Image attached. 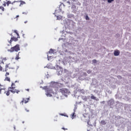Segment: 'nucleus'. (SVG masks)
Here are the masks:
<instances>
[{
	"mask_svg": "<svg viewBox=\"0 0 131 131\" xmlns=\"http://www.w3.org/2000/svg\"><path fill=\"white\" fill-rule=\"evenodd\" d=\"M3 6H4V7H6V4H3Z\"/></svg>",
	"mask_w": 131,
	"mask_h": 131,
	"instance_id": "e433bc0d",
	"label": "nucleus"
},
{
	"mask_svg": "<svg viewBox=\"0 0 131 131\" xmlns=\"http://www.w3.org/2000/svg\"><path fill=\"white\" fill-rule=\"evenodd\" d=\"M88 124H89V122H88Z\"/></svg>",
	"mask_w": 131,
	"mask_h": 131,
	"instance_id": "37998d69",
	"label": "nucleus"
},
{
	"mask_svg": "<svg viewBox=\"0 0 131 131\" xmlns=\"http://www.w3.org/2000/svg\"><path fill=\"white\" fill-rule=\"evenodd\" d=\"M59 92L62 94V95H64L66 97H67V95H69L70 94V91H69V90L65 88H62L59 90Z\"/></svg>",
	"mask_w": 131,
	"mask_h": 131,
	"instance_id": "20e7f679",
	"label": "nucleus"
},
{
	"mask_svg": "<svg viewBox=\"0 0 131 131\" xmlns=\"http://www.w3.org/2000/svg\"><path fill=\"white\" fill-rule=\"evenodd\" d=\"M11 4H12V2L10 1H8L7 3H6V4L8 6H9V5H11Z\"/></svg>",
	"mask_w": 131,
	"mask_h": 131,
	"instance_id": "a211bd4d",
	"label": "nucleus"
},
{
	"mask_svg": "<svg viewBox=\"0 0 131 131\" xmlns=\"http://www.w3.org/2000/svg\"><path fill=\"white\" fill-rule=\"evenodd\" d=\"M0 94H6V89L2 88V85H0Z\"/></svg>",
	"mask_w": 131,
	"mask_h": 131,
	"instance_id": "6e6552de",
	"label": "nucleus"
},
{
	"mask_svg": "<svg viewBox=\"0 0 131 131\" xmlns=\"http://www.w3.org/2000/svg\"><path fill=\"white\" fill-rule=\"evenodd\" d=\"M0 71H3V67L0 66Z\"/></svg>",
	"mask_w": 131,
	"mask_h": 131,
	"instance_id": "c756f323",
	"label": "nucleus"
},
{
	"mask_svg": "<svg viewBox=\"0 0 131 131\" xmlns=\"http://www.w3.org/2000/svg\"><path fill=\"white\" fill-rule=\"evenodd\" d=\"M0 9L1 10H2V11H3L4 12V11H5V8H4V7L3 6H1L0 7Z\"/></svg>",
	"mask_w": 131,
	"mask_h": 131,
	"instance_id": "b1692460",
	"label": "nucleus"
},
{
	"mask_svg": "<svg viewBox=\"0 0 131 131\" xmlns=\"http://www.w3.org/2000/svg\"><path fill=\"white\" fill-rule=\"evenodd\" d=\"M29 100H30L29 98H23V99L20 102V104H21V105H23V104H26V103H28Z\"/></svg>",
	"mask_w": 131,
	"mask_h": 131,
	"instance_id": "423d86ee",
	"label": "nucleus"
},
{
	"mask_svg": "<svg viewBox=\"0 0 131 131\" xmlns=\"http://www.w3.org/2000/svg\"><path fill=\"white\" fill-rule=\"evenodd\" d=\"M49 54H52V53H54V50L53 49H51L50 50V51H49Z\"/></svg>",
	"mask_w": 131,
	"mask_h": 131,
	"instance_id": "aec40b11",
	"label": "nucleus"
},
{
	"mask_svg": "<svg viewBox=\"0 0 131 131\" xmlns=\"http://www.w3.org/2000/svg\"><path fill=\"white\" fill-rule=\"evenodd\" d=\"M92 62H93V63H94V64H96V63H97V60H96V59H93V60H92Z\"/></svg>",
	"mask_w": 131,
	"mask_h": 131,
	"instance_id": "393cba45",
	"label": "nucleus"
},
{
	"mask_svg": "<svg viewBox=\"0 0 131 131\" xmlns=\"http://www.w3.org/2000/svg\"><path fill=\"white\" fill-rule=\"evenodd\" d=\"M15 18H19V15H16Z\"/></svg>",
	"mask_w": 131,
	"mask_h": 131,
	"instance_id": "c9c22d12",
	"label": "nucleus"
},
{
	"mask_svg": "<svg viewBox=\"0 0 131 131\" xmlns=\"http://www.w3.org/2000/svg\"><path fill=\"white\" fill-rule=\"evenodd\" d=\"M26 91H27L28 92H29V89H27Z\"/></svg>",
	"mask_w": 131,
	"mask_h": 131,
	"instance_id": "4c0bfd02",
	"label": "nucleus"
},
{
	"mask_svg": "<svg viewBox=\"0 0 131 131\" xmlns=\"http://www.w3.org/2000/svg\"><path fill=\"white\" fill-rule=\"evenodd\" d=\"M46 95L47 97H52V94H51V90L47 89Z\"/></svg>",
	"mask_w": 131,
	"mask_h": 131,
	"instance_id": "1a4fd4ad",
	"label": "nucleus"
},
{
	"mask_svg": "<svg viewBox=\"0 0 131 131\" xmlns=\"http://www.w3.org/2000/svg\"><path fill=\"white\" fill-rule=\"evenodd\" d=\"M20 54V52H18V54H17V55L15 57V60H19V59H20V57H19V54Z\"/></svg>",
	"mask_w": 131,
	"mask_h": 131,
	"instance_id": "dca6fc26",
	"label": "nucleus"
},
{
	"mask_svg": "<svg viewBox=\"0 0 131 131\" xmlns=\"http://www.w3.org/2000/svg\"><path fill=\"white\" fill-rule=\"evenodd\" d=\"M56 17L57 20H61V19H62V16H57Z\"/></svg>",
	"mask_w": 131,
	"mask_h": 131,
	"instance_id": "6ab92c4d",
	"label": "nucleus"
},
{
	"mask_svg": "<svg viewBox=\"0 0 131 131\" xmlns=\"http://www.w3.org/2000/svg\"><path fill=\"white\" fill-rule=\"evenodd\" d=\"M62 8H65V5L64 4H61L58 8V12L62 11Z\"/></svg>",
	"mask_w": 131,
	"mask_h": 131,
	"instance_id": "9d476101",
	"label": "nucleus"
},
{
	"mask_svg": "<svg viewBox=\"0 0 131 131\" xmlns=\"http://www.w3.org/2000/svg\"><path fill=\"white\" fill-rule=\"evenodd\" d=\"M10 63L6 65L5 71H6V73L5 74V77H8V75H10V73H9V72H8V69H12V68L11 67V66H10Z\"/></svg>",
	"mask_w": 131,
	"mask_h": 131,
	"instance_id": "39448f33",
	"label": "nucleus"
},
{
	"mask_svg": "<svg viewBox=\"0 0 131 131\" xmlns=\"http://www.w3.org/2000/svg\"><path fill=\"white\" fill-rule=\"evenodd\" d=\"M101 104H105V101H101V102H100Z\"/></svg>",
	"mask_w": 131,
	"mask_h": 131,
	"instance_id": "473e14b6",
	"label": "nucleus"
},
{
	"mask_svg": "<svg viewBox=\"0 0 131 131\" xmlns=\"http://www.w3.org/2000/svg\"><path fill=\"white\" fill-rule=\"evenodd\" d=\"M4 61H7V58L5 57L4 58H3V57L0 58V63L2 64V63L3 64H4Z\"/></svg>",
	"mask_w": 131,
	"mask_h": 131,
	"instance_id": "9b49d317",
	"label": "nucleus"
},
{
	"mask_svg": "<svg viewBox=\"0 0 131 131\" xmlns=\"http://www.w3.org/2000/svg\"><path fill=\"white\" fill-rule=\"evenodd\" d=\"M61 129H63V130H67V129H68L65 128H64V127L61 128Z\"/></svg>",
	"mask_w": 131,
	"mask_h": 131,
	"instance_id": "7c9ffc66",
	"label": "nucleus"
},
{
	"mask_svg": "<svg viewBox=\"0 0 131 131\" xmlns=\"http://www.w3.org/2000/svg\"><path fill=\"white\" fill-rule=\"evenodd\" d=\"M119 54H120V52H119V50H116L114 51V56H119Z\"/></svg>",
	"mask_w": 131,
	"mask_h": 131,
	"instance_id": "f8f14e48",
	"label": "nucleus"
},
{
	"mask_svg": "<svg viewBox=\"0 0 131 131\" xmlns=\"http://www.w3.org/2000/svg\"><path fill=\"white\" fill-rule=\"evenodd\" d=\"M5 80L7 81H9L10 82V81H11V79L9 77H6Z\"/></svg>",
	"mask_w": 131,
	"mask_h": 131,
	"instance_id": "2eb2a0df",
	"label": "nucleus"
},
{
	"mask_svg": "<svg viewBox=\"0 0 131 131\" xmlns=\"http://www.w3.org/2000/svg\"><path fill=\"white\" fill-rule=\"evenodd\" d=\"M20 50V45H16L13 47H11L10 49L8 50V52L10 53H13V52H18Z\"/></svg>",
	"mask_w": 131,
	"mask_h": 131,
	"instance_id": "7ed1b4c3",
	"label": "nucleus"
},
{
	"mask_svg": "<svg viewBox=\"0 0 131 131\" xmlns=\"http://www.w3.org/2000/svg\"><path fill=\"white\" fill-rule=\"evenodd\" d=\"M57 67H59L60 68V67H59V66H57Z\"/></svg>",
	"mask_w": 131,
	"mask_h": 131,
	"instance_id": "79ce46f5",
	"label": "nucleus"
},
{
	"mask_svg": "<svg viewBox=\"0 0 131 131\" xmlns=\"http://www.w3.org/2000/svg\"><path fill=\"white\" fill-rule=\"evenodd\" d=\"M83 100L86 101V100H88V98H86V96H84V97L83 98Z\"/></svg>",
	"mask_w": 131,
	"mask_h": 131,
	"instance_id": "c85d7f7f",
	"label": "nucleus"
},
{
	"mask_svg": "<svg viewBox=\"0 0 131 131\" xmlns=\"http://www.w3.org/2000/svg\"><path fill=\"white\" fill-rule=\"evenodd\" d=\"M58 13V10L55 11V14H57Z\"/></svg>",
	"mask_w": 131,
	"mask_h": 131,
	"instance_id": "f704fd0d",
	"label": "nucleus"
},
{
	"mask_svg": "<svg viewBox=\"0 0 131 131\" xmlns=\"http://www.w3.org/2000/svg\"><path fill=\"white\" fill-rule=\"evenodd\" d=\"M91 99H92V100H96V97L94 96V95H92L91 97Z\"/></svg>",
	"mask_w": 131,
	"mask_h": 131,
	"instance_id": "412c9836",
	"label": "nucleus"
},
{
	"mask_svg": "<svg viewBox=\"0 0 131 131\" xmlns=\"http://www.w3.org/2000/svg\"><path fill=\"white\" fill-rule=\"evenodd\" d=\"M19 7H21V6H23V5H25V4H26V3L23 1H19Z\"/></svg>",
	"mask_w": 131,
	"mask_h": 131,
	"instance_id": "ddd939ff",
	"label": "nucleus"
},
{
	"mask_svg": "<svg viewBox=\"0 0 131 131\" xmlns=\"http://www.w3.org/2000/svg\"><path fill=\"white\" fill-rule=\"evenodd\" d=\"M28 13V12H23V14H25V15H27Z\"/></svg>",
	"mask_w": 131,
	"mask_h": 131,
	"instance_id": "2f4dec72",
	"label": "nucleus"
},
{
	"mask_svg": "<svg viewBox=\"0 0 131 131\" xmlns=\"http://www.w3.org/2000/svg\"><path fill=\"white\" fill-rule=\"evenodd\" d=\"M108 104H110V106H111L112 105H114V101L112 100H111L108 101Z\"/></svg>",
	"mask_w": 131,
	"mask_h": 131,
	"instance_id": "4468645a",
	"label": "nucleus"
},
{
	"mask_svg": "<svg viewBox=\"0 0 131 131\" xmlns=\"http://www.w3.org/2000/svg\"><path fill=\"white\" fill-rule=\"evenodd\" d=\"M25 110L27 112H29V110H27V108H25Z\"/></svg>",
	"mask_w": 131,
	"mask_h": 131,
	"instance_id": "72a5a7b5",
	"label": "nucleus"
},
{
	"mask_svg": "<svg viewBox=\"0 0 131 131\" xmlns=\"http://www.w3.org/2000/svg\"><path fill=\"white\" fill-rule=\"evenodd\" d=\"M61 115H62V116H64V115L63 114H61Z\"/></svg>",
	"mask_w": 131,
	"mask_h": 131,
	"instance_id": "58836bf2",
	"label": "nucleus"
},
{
	"mask_svg": "<svg viewBox=\"0 0 131 131\" xmlns=\"http://www.w3.org/2000/svg\"><path fill=\"white\" fill-rule=\"evenodd\" d=\"M19 38V37H15L14 36H13L11 38V39L8 41L10 45L11 46V45H12V41H13V40H14V41H18V38Z\"/></svg>",
	"mask_w": 131,
	"mask_h": 131,
	"instance_id": "0eeeda50",
	"label": "nucleus"
},
{
	"mask_svg": "<svg viewBox=\"0 0 131 131\" xmlns=\"http://www.w3.org/2000/svg\"><path fill=\"white\" fill-rule=\"evenodd\" d=\"M14 32L15 33H16V34H17V38H18V37H19V33H18V32H17V30H14Z\"/></svg>",
	"mask_w": 131,
	"mask_h": 131,
	"instance_id": "4be33fe9",
	"label": "nucleus"
},
{
	"mask_svg": "<svg viewBox=\"0 0 131 131\" xmlns=\"http://www.w3.org/2000/svg\"><path fill=\"white\" fill-rule=\"evenodd\" d=\"M27 22H28L27 21H25V23L26 24V23H27Z\"/></svg>",
	"mask_w": 131,
	"mask_h": 131,
	"instance_id": "ea45409f",
	"label": "nucleus"
},
{
	"mask_svg": "<svg viewBox=\"0 0 131 131\" xmlns=\"http://www.w3.org/2000/svg\"><path fill=\"white\" fill-rule=\"evenodd\" d=\"M100 123L102 124V125H105L106 124V121H105V120H101Z\"/></svg>",
	"mask_w": 131,
	"mask_h": 131,
	"instance_id": "f3484780",
	"label": "nucleus"
},
{
	"mask_svg": "<svg viewBox=\"0 0 131 131\" xmlns=\"http://www.w3.org/2000/svg\"><path fill=\"white\" fill-rule=\"evenodd\" d=\"M112 2H114V0H107V3H112Z\"/></svg>",
	"mask_w": 131,
	"mask_h": 131,
	"instance_id": "bb28decb",
	"label": "nucleus"
},
{
	"mask_svg": "<svg viewBox=\"0 0 131 131\" xmlns=\"http://www.w3.org/2000/svg\"><path fill=\"white\" fill-rule=\"evenodd\" d=\"M13 85H15V84H14V83H12L11 87L9 88L10 90L6 92L5 94L7 95V96L10 95V92L12 93V94H15V93H16V94H19V93H20V91L15 89L16 88L15 86H13Z\"/></svg>",
	"mask_w": 131,
	"mask_h": 131,
	"instance_id": "f257e3e1",
	"label": "nucleus"
},
{
	"mask_svg": "<svg viewBox=\"0 0 131 131\" xmlns=\"http://www.w3.org/2000/svg\"><path fill=\"white\" fill-rule=\"evenodd\" d=\"M120 77V76H118V77Z\"/></svg>",
	"mask_w": 131,
	"mask_h": 131,
	"instance_id": "a19ab883",
	"label": "nucleus"
},
{
	"mask_svg": "<svg viewBox=\"0 0 131 131\" xmlns=\"http://www.w3.org/2000/svg\"><path fill=\"white\" fill-rule=\"evenodd\" d=\"M86 20H90V18L89 17V16L86 15L85 17Z\"/></svg>",
	"mask_w": 131,
	"mask_h": 131,
	"instance_id": "cd10ccee",
	"label": "nucleus"
},
{
	"mask_svg": "<svg viewBox=\"0 0 131 131\" xmlns=\"http://www.w3.org/2000/svg\"><path fill=\"white\" fill-rule=\"evenodd\" d=\"M84 90H79V92H80V93H82V94H84Z\"/></svg>",
	"mask_w": 131,
	"mask_h": 131,
	"instance_id": "a878e982",
	"label": "nucleus"
},
{
	"mask_svg": "<svg viewBox=\"0 0 131 131\" xmlns=\"http://www.w3.org/2000/svg\"><path fill=\"white\" fill-rule=\"evenodd\" d=\"M19 3H20L19 1H14L12 2L11 3L12 6H11V10H16V9H18V7H19Z\"/></svg>",
	"mask_w": 131,
	"mask_h": 131,
	"instance_id": "f03ea898",
	"label": "nucleus"
},
{
	"mask_svg": "<svg viewBox=\"0 0 131 131\" xmlns=\"http://www.w3.org/2000/svg\"><path fill=\"white\" fill-rule=\"evenodd\" d=\"M75 114V113H74L73 114H72V119H73V118H74V117H75V116H76Z\"/></svg>",
	"mask_w": 131,
	"mask_h": 131,
	"instance_id": "5701e85b",
	"label": "nucleus"
}]
</instances>
